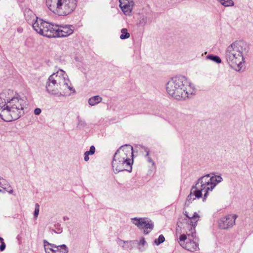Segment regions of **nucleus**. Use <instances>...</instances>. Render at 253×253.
<instances>
[{"instance_id":"obj_1","label":"nucleus","mask_w":253,"mask_h":253,"mask_svg":"<svg viewBox=\"0 0 253 253\" xmlns=\"http://www.w3.org/2000/svg\"><path fill=\"white\" fill-rule=\"evenodd\" d=\"M26 105V100L19 95L15 96L11 89H4L0 93V117L5 122L20 118Z\"/></svg>"},{"instance_id":"obj_2","label":"nucleus","mask_w":253,"mask_h":253,"mask_svg":"<svg viewBox=\"0 0 253 253\" xmlns=\"http://www.w3.org/2000/svg\"><path fill=\"white\" fill-rule=\"evenodd\" d=\"M71 84L68 75L63 70L60 69L52 74L46 82V90L52 95L59 97L70 95L68 91L75 93V89L71 86Z\"/></svg>"},{"instance_id":"obj_3","label":"nucleus","mask_w":253,"mask_h":253,"mask_svg":"<svg viewBox=\"0 0 253 253\" xmlns=\"http://www.w3.org/2000/svg\"><path fill=\"white\" fill-rule=\"evenodd\" d=\"M133 163V147L125 144L121 146L114 155L112 167L115 173L125 170L130 172Z\"/></svg>"},{"instance_id":"obj_4","label":"nucleus","mask_w":253,"mask_h":253,"mask_svg":"<svg viewBox=\"0 0 253 253\" xmlns=\"http://www.w3.org/2000/svg\"><path fill=\"white\" fill-rule=\"evenodd\" d=\"M248 46L243 41H236L228 46L225 53L227 62L231 68L239 71L244 62V55L248 51Z\"/></svg>"},{"instance_id":"obj_5","label":"nucleus","mask_w":253,"mask_h":253,"mask_svg":"<svg viewBox=\"0 0 253 253\" xmlns=\"http://www.w3.org/2000/svg\"><path fill=\"white\" fill-rule=\"evenodd\" d=\"M48 8L54 14L65 16L72 13L77 5V0H46Z\"/></svg>"},{"instance_id":"obj_6","label":"nucleus","mask_w":253,"mask_h":253,"mask_svg":"<svg viewBox=\"0 0 253 253\" xmlns=\"http://www.w3.org/2000/svg\"><path fill=\"white\" fill-rule=\"evenodd\" d=\"M222 180V178L220 175L211 176L210 174H207L200 177L196 185L193 186L202 194L204 192V201L207 198L209 192L212 191L216 185Z\"/></svg>"},{"instance_id":"obj_7","label":"nucleus","mask_w":253,"mask_h":253,"mask_svg":"<svg viewBox=\"0 0 253 253\" xmlns=\"http://www.w3.org/2000/svg\"><path fill=\"white\" fill-rule=\"evenodd\" d=\"M194 92V87L186 77L183 76L175 77V99L185 100L191 97Z\"/></svg>"},{"instance_id":"obj_8","label":"nucleus","mask_w":253,"mask_h":253,"mask_svg":"<svg viewBox=\"0 0 253 253\" xmlns=\"http://www.w3.org/2000/svg\"><path fill=\"white\" fill-rule=\"evenodd\" d=\"M196 235V230L193 229L190 233L181 235L178 243L183 248L190 252H194L199 249L198 243Z\"/></svg>"},{"instance_id":"obj_9","label":"nucleus","mask_w":253,"mask_h":253,"mask_svg":"<svg viewBox=\"0 0 253 253\" xmlns=\"http://www.w3.org/2000/svg\"><path fill=\"white\" fill-rule=\"evenodd\" d=\"M132 223L139 229L143 230V233L147 235L151 232L154 227V222L150 219L146 217H134L132 218Z\"/></svg>"},{"instance_id":"obj_10","label":"nucleus","mask_w":253,"mask_h":253,"mask_svg":"<svg viewBox=\"0 0 253 253\" xmlns=\"http://www.w3.org/2000/svg\"><path fill=\"white\" fill-rule=\"evenodd\" d=\"M237 217L236 214H229L221 218L218 221L219 227L222 229H227L232 227L235 224Z\"/></svg>"},{"instance_id":"obj_11","label":"nucleus","mask_w":253,"mask_h":253,"mask_svg":"<svg viewBox=\"0 0 253 253\" xmlns=\"http://www.w3.org/2000/svg\"><path fill=\"white\" fill-rule=\"evenodd\" d=\"M48 24V22L36 17V20L32 23V27L37 33L43 36Z\"/></svg>"},{"instance_id":"obj_12","label":"nucleus","mask_w":253,"mask_h":253,"mask_svg":"<svg viewBox=\"0 0 253 253\" xmlns=\"http://www.w3.org/2000/svg\"><path fill=\"white\" fill-rule=\"evenodd\" d=\"M184 214L185 215L186 217L188 218V224L189 226V229L187 232L190 233L191 230L193 229L195 230V227H196L197 224V222L200 219V215L196 212H194L192 214H189L188 213L185 211Z\"/></svg>"},{"instance_id":"obj_13","label":"nucleus","mask_w":253,"mask_h":253,"mask_svg":"<svg viewBox=\"0 0 253 253\" xmlns=\"http://www.w3.org/2000/svg\"><path fill=\"white\" fill-rule=\"evenodd\" d=\"M120 7L126 15H130L134 3L131 0H119Z\"/></svg>"},{"instance_id":"obj_14","label":"nucleus","mask_w":253,"mask_h":253,"mask_svg":"<svg viewBox=\"0 0 253 253\" xmlns=\"http://www.w3.org/2000/svg\"><path fill=\"white\" fill-rule=\"evenodd\" d=\"M58 29L59 25L48 23L43 36L48 38H58Z\"/></svg>"},{"instance_id":"obj_15","label":"nucleus","mask_w":253,"mask_h":253,"mask_svg":"<svg viewBox=\"0 0 253 253\" xmlns=\"http://www.w3.org/2000/svg\"><path fill=\"white\" fill-rule=\"evenodd\" d=\"M74 30L73 25H59L58 38L68 37L73 33Z\"/></svg>"},{"instance_id":"obj_16","label":"nucleus","mask_w":253,"mask_h":253,"mask_svg":"<svg viewBox=\"0 0 253 253\" xmlns=\"http://www.w3.org/2000/svg\"><path fill=\"white\" fill-rule=\"evenodd\" d=\"M202 197V194L200 191H197V190L193 187L191 189L190 194L187 196L185 204L189 205L192 201L195 200L196 198H200Z\"/></svg>"},{"instance_id":"obj_17","label":"nucleus","mask_w":253,"mask_h":253,"mask_svg":"<svg viewBox=\"0 0 253 253\" xmlns=\"http://www.w3.org/2000/svg\"><path fill=\"white\" fill-rule=\"evenodd\" d=\"M24 15L26 20L32 24L35 22L37 17L33 11L29 8H26L24 10Z\"/></svg>"},{"instance_id":"obj_18","label":"nucleus","mask_w":253,"mask_h":253,"mask_svg":"<svg viewBox=\"0 0 253 253\" xmlns=\"http://www.w3.org/2000/svg\"><path fill=\"white\" fill-rule=\"evenodd\" d=\"M174 81L173 78H171L170 80L166 84V90L168 93L171 97L174 95Z\"/></svg>"},{"instance_id":"obj_19","label":"nucleus","mask_w":253,"mask_h":253,"mask_svg":"<svg viewBox=\"0 0 253 253\" xmlns=\"http://www.w3.org/2000/svg\"><path fill=\"white\" fill-rule=\"evenodd\" d=\"M102 100V98L99 95H95L89 98L88 103L89 105L92 106L98 104Z\"/></svg>"},{"instance_id":"obj_20","label":"nucleus","mask_w":253,"mask_h":253,"mask_svg":"<svg viewBox=\"0 0 253 253\" xmlns=\"http://www.w3.org/2000/svg\"><path fill=\"white\" fill-rule=\"evenodd\" d=\"M148 20L149 18L147 16L142 15L138 19V24L140 26H144L147 23Z\"/></svg>"},{"instance_id":"obj_21","label":"nucleus","mask_w":253,"mask_h":253,"mask_svg":"<svg viewBox=\"0 0 253 253\" xmlns=\"http://www.w3.org/2000/svg\"><path fill=\"white\" fill-rule=\"evenodd\" d=\"M121 35H120V39L121 40H125L128 39L130 37L129 33L127 32V30L126 28H123L121 31Z\"/></svg>"},{"instance_id":"obj_22","label":"nucleus","mask_w":253,"mask_h":253,"mask_svg":"<svg viewBox=\"0 0 253 253\" xmlns=\"http://www.w3.org/2000/svg\"><path fill=\"white\" fill-rule=\"evenodd\" d=\"M220 2L222 5L227 7L233 6L234 5V2L232 0H217Z\"/></svg>"},{"instance_id":"obj_23","label":"nucleus","mask_w":253,"mask_h":253,"mask_svg":"<svg viewBox=\"0 0 253 253\" xmlns=\"http://www.w3.org/2000/svg\"><path fill=\"white\" fill-rule=\"evenodd\" d=\"M207 59L211 60L212 61L217 63H220L221 62V60L220 58L216 55H209L207 57Z\"/></svg>"},{"instance_id":"obj_24","label":"nucleus","mask_w":253,"mask_h":253,"mask_svg":"<svg viewBox=\"0 0 253 253\" xmlns=\"http://www.w3.org/2000/svg\"><path fill=\"white\" fill-rule=\"evenodd\" d=\"M165 241V238L164 236L163 235H160L158 239H156L154 241V244L157 245L159 246L161 244L164 242Z\"/></svg>"},{"instance_id":"obj_25","label":"nucleus","mask_w":253,"mask_h":253,"mask_svg":"<svg viewBox=\"0 0 253 253\" xmlns=\"http://www.w3.org/2000/svg\"><path fill=\"white\" fill-rule=\"evenodd\" d=\"M58 251H60L61 253H68V249L65 245H62L58 246Z\"/></svg>"},{"instance_id":"obj_26","label":"nucleus","mask_w":253,"mask_h":253,"mask_svg":"<svg viewBox=\"0 0 253 253\" xmlns=\"http://www.w3.org/2000/svg\"><path fill=\"white\" fill-rule=\"evenodd\" d=\"M78 127H83L86 125V123L84 120L81 119L79 117H78Z\"/></svg>"},{"instance_id":"obj_27","label":"nucleus","mask_w":253,"mask_h":253,"mask_svg":"<svg viewBox=\"0 0 253 253\" xmlns=\"http://www.w3.org/2000/svg\"><path fill=\"white\" fill-rule=\"evenodd\" d=\"M43 246H44V247L49 246L50 247H51L52 249L56 248L58 250V246H57L56 245H55L54 244L49 243L48 241H47L45 240H43Z\"/></svg>"},{"instance_id":"obj_28","label":"nucleus","mask_w":253,"mask_h":253,"mask_svg":"<svg viewBox=\"0 0 253 253\" xmlns=\"http://www.w3.org/2000/svg\"><path fill=\"white\" fill-rule=\"evenodd\" d=\"M39 211H40V206L38 204H36L35 205V209L34 213V215L35 218H37L38 217V215L39 213Z\"/></svg>"},{"instance_id":"obj_29","label":"nucleus","mask_w":253,"mask_h":253,"mask_svg":"<svg viewBox=\"0 0 253 253\" xmlns=\"http://www.w3.org/2000/svg\"><path fill=\"white\" fill-rule=\"evenodd\" d=\"M46 253H56V251H53V249L49 246L44 247Z\"/></svg>"},{"instance_id":"obj_30","label":"nucleus","mask_w":253,"mask_h":253,"mask_svg":"<svg viewBox=\"0 0 253 253\" xmlns=\"http://www.w3.org/2000/svg\"><path fill=\"white\" fill-rule=\"evenodd\" d=\"M6 183H7L6 181H5L2 178H0V186L4 189H6V187H4V186L6 185Z\"/></svg>"},{"instance_id":"obj_31","label":"nucleus","mask_w":253,"mask_h":253,"mask_svg":"<svg viewBox=\"0 0 253 253\" xmlns=\"http://www.w3.org/2000/svg\"><path fill=\"white\" fill-rule=\"evenodd\" d=\"M146 244V242L145 240V238L143 237H141L138 243L139 245L144 246Z\"/></svg>"},{"instance_id":"obj_32","label":"nucleus","mask_w":253,"mask_h":253,"mask_svg":"<svg viewBox=\"0 0 253 253\" xmlns=\"http://www.w3.org/2000/svg\"><path fill=\"white\" fill-rule=\"evenodd\" d=\"M90 153V155H93L94 154L95 152V148L94 146H91L90 147L89 150L88 151Z\"/></svg>"},{"instance_id":"obj_33","label":"nucleus","mask_w":253,"mask_h":253,"mask_svg":"<svg viewBox=\"0 0 253 253\" xmlns=\"http://www.w3.org/2000/svg\"><path fill=\"white\" fill-rule=\"evenodd\" d=\"M149 151H147V153H146V157H148V162H149L150 163H152V165H154V162L152 160V159L150 157H149Z\"/></svg>"},{"instance_id":"obj_34","label":"nucleus","mask_w":253,"mask_h":253,"mask_svg":"<svg viewBox=\"0 0 253 253\" xmlns=\"http://www.w3.org/2000/svg\"><path fill=\"white\" fill-rule=\"evenodd\" d=\"M5 244L4 242H2V243H1V245H0V251H3L5 250Z\"/></svg>"},{"instance_id":"obj_35","label":"nucleus","mask_w":253,"mask_h":253,"mask_svg":"<svg viewBox=\"0 0 253 253\" xmlns=\"http://www.w3.org/2000/svg\"><path fill=\"white\" fill-rule=\"evenodd\" d=\"M41 113V110L40 108H37L34 110V113L36 115H40Z\"/></svg>"},{"instance_id":"obj_36","label":"nucleus","mask_w":253,"mask_h":253,"mask_svg":"<svg viewBox=\"0 0 253 253\" xmlns=\"http://www.w3.org/2000/svg\"><path fill=\"white\" fill-rule=\"evenodd\" d=\"M89 156H87V155H84V160L85 161V162H87L89 160Z\"/></svg>"},{"instance_id":"obj_37","label":"nucleus","mask_w":253,"mask_h":253,"mask_svg":"<svg viewBox=\"0 0 253 253\" xmlns=\"http://www.w3.org/2000/svg\"><path fill=\"white\" fill-rule=\"evenodd\" d=\"M62 229H61V228H58L57 229V231H54V232H55V233H61V232H62Z\"/></svg>"},{"instance_id":"obj_38","label":"nucleus","mask_w":253,"mask_h":253,"mask_svg":"<svg viewBox=\"0 0 253 253\" xmlns=\"http://www.w3.org/2000/svg\"><path fill=\"white\" fill-rule=\"evenodd\" d=\"M133 242H138V241H137V240H135V241H129V242H128V241H123V242H124V243H130V244H131Z\"/></svg>"},{"instance_id":"obj_39","label":"nucleus","mask_w":253,"mask_h":253,"mask_svg":"<svg viewBox=\"0 0 253 253\" xmlns=\"http://www.w3.org/2000/svg\"><path fill=\"white\" fill-rule=\"evenodd\" d=\"M89 155H90V153L89 152V151H86V152L84 153V155H87V156H89Z\"/></svg>"},{"instance_id":"obj_40","label":"nucleus","mask_w":253,"mask_h":253,"mask_svg":"<svg viewBox=\"0 0 253 253\" xmlns=\"http://www.w3.org/2000/svg\"><path fill=\"white\" fill-rule=\"evenodd\" d=\"M17 31H18V32H19V33H21V32H22V29H21V28H18V29H17Z\"/></svg>"},{"instance_id":"obj_41","label":"nucleus","mask_w":253,"mask_h":253,"mask_svg":"<svg viewBox=\"0 0 253 253\" xmlns=\"http://www.w3.org/2000/svg\"><path fill=\"white\" fill-rule=\"evenodd\" d=\"M0 241L1 243H2V242H3V239L2 237H0Z\"/></svg>"},{"instance_id":"obj_42","label":"nucleus","mask_w":253,"mask_h":253,"mask_svg":"<svg viewBox=\"0 0 253 253\" xmlns=\"http://www.w3.org/2000/svg\"><path fill=\"white\" fill-rule=\"evenodd\" d=\"M13 190H12V189H11V190H10V191H8V192H9V193H11V194H12V193H13Z\"/></svg>"},{"instance_id":"obj_43","label":"nucleus","mask_w":253,"mask_h":253,"mask_svg":"<svg viewBox=\"0 0 253 253\" xmlns=\"http://www.w3.org/2000/svg\"><path fill=\"white\" fill-rule=\"evenodd\" d=\"M53 251H56V252L58 250H55L54 249H53Z\"/></svg>"},{"instance_id":"obj_44","label":"nucleus","mask_w":253,"mask_h":253,"mask_svg":"<svg viewBox=\"0 0 253 253\" xmlns=\"http://www.w3.org/2000/svg\"><path fill=\"white\" fill-rule=\"evenodd\" d=\"M56 225H57V226H60V225H59L58 224H57Z\"/></svg>"},{"instance_id":"obj_45","label":"nucleus","mask_w":253,"mask_h":253,"mask_svg":"<svg viewBox=\"0 0 253 253\" xmlns=\"http://www.w3.org/2000/svg\"><path fill=\"white\" fill-rule=\"evenodd\" d=\"M1 190L0 189V192H1Z\"/></svg>"}]
</instances>
